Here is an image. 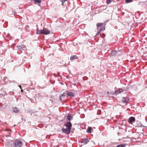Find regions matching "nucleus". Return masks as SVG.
Instances as JSON below:
<instances>
[{"instance_id": "obj_1", "label": "nucleus", "mask_w": 147, "mask_h": 147, "mask_svg": "<svg viewBox=\"0 0 147 147\" xmlns=\"http://www.w3.org/2000/svg\"><path fill=\"white\" fill-rule=\"evenodd\" d=\"M50 33V31L46 28H44L43 30H40L36 32L38 34H43L45 35L49 34Z\"/></svg>"}, {"instance_id": "obj_2", "label": "nucleus", "mask_w": 147, "mask_h": 147, "mask_svg": "<svg viewBox=\"0 0 147 147\" xmlns=\"http://www.w3.org/2000/svg\"><path fill=\"white\" fill-rule=\"evenodd\" d=\"M14 144L16 147H20L22 145V142L18 140H16L15 141Z\"/></svg>"}, {"instance_id": "obj_3", "label": "nucleus", "mask_w": 147, "mask_h": 147, "mask_svg": "<svg viewBox=\"0 0 147 147\" xmlns=\"http://www.w3.org/2000/svg\"><path fill=\"white\" fill-rule=\"evenodd\" d=\"M71 130V129L70 128L69 129L67 128L66 129L63 128L62 129V130L63 132L67 134H69L70 133Z\"/></svg>"}, {"instance_id": "obj_4", "label": "nucleus", "mask_w": 147, "mask_h": 147, "mask_svg": "<svg viewBox=\"0 0 147 147\" xmlns=\"http://www.w3.org/2000/svg\"><path fill=\"white\" fill-rule=\"evenodd\" d=\"M65 92L66 93L67 95L68 96L72 97H74L75 96L74 93L72 92L66 91H65Z\"/></svg>"}, {"instance_id": "obj_5", "label": "nucleus", "mask_w": 147, "mask_h": 147, "mask_svg": "<svg viewBox=\"0 0 147 147\" xmlns=\"http://www.w3.org/2000/svg\"><path fill=\"white\" fill-rule=\"evenodd\" d=\"M135 118L134 117H130L128 120V122L130 124H132V122H134L135 121Z\"/></svg>"}, {"instance_id": "obj_6", "label": "nucleus", "mask_w": 147, "mask_h": 147, "mask_svg": "<svg viewBox=\"0 0 147 147\" xmlns=\"http://www.w3.org/2000/svg\"><path fill=\"white\" fill-rule=\"evenodd\" d=\"M129 100L128 97H126L125 98H123L122 99V102L124 103H125L128 101Z\"/></svg>"}, {"instance_id": "obj_7", "label": "nucleus", "mask_w": 147, "mask_h": 147, "mask_svg": "<svg viewBox=\"0 0 147 147\" xmlns=\"http://www.w3.org/2000/svg\"><path fill=\"white\" fill-rule=\"evenodd\" d=\"M105 27H102L99 30H98V31L97 33L96 34V36H97L99 34L100 32L102 31H103L105 30Z\"/></svg>"}, {"instance_id": "obj_8", "label": "nucleus", "mask_w": 147, "mask_h": 147, "mask_svg": "<svg viewBox=\"0 0 147 147\" xmlns=\"http://www.w3.org/2000/svg\"><path fill=\"white\" fill-rule=\"evenodd\" d=\"M66 126L67 127V128H70V129H71V127L72 126V124L70 122H69L67 123L66 124Z\"/></svg>"}, {"instance_id": "obj_9", "label": "nucleus", "mask_w": 147, "mask_h": 147, "mask_svg": "<svg viewBox=\"0 0 147 147\" xmlns=\"http://www.w3.org/2000/svg\"><path fill=\"white\" fill-rule=\"evenodd\" d=\"M102 25H103V24L102 23H97L96 24V26H97V29L98 30H99V27H102H102H104L102 26Z\"/></svg>"}, {"instance_id": "obj_10", "label": "nucleus", "mask_w": 147, "mask_h": 147, "mask_svg": "<svg viewBox=\"0 0 147 147\" xmlns=\"http://www.w3.org/2000/svg\"><path fill=\"white\" fill-rule=\"evenodd\" d=\"M123 89H120L119 90L115 91V94H117L123 92Z\"/></svg>"}, {"instance_id": "obj_11", "label": "nucleus", "mask_w": 147, "mask_h": 147, "mask_svg": "<svg viewBox=\"0 0 147 147\" xmlns=\"http://www.w3.org/2000/svg\"><path fill=\"white\" fill-rule=\"evenodd\" d=\"M88 142V139H83L81 141L82 143H84V144H86Z\"/></svg>"}, {"instance_id": "obj_12", "label": "nucleus", "mask_w": 147, "mask_h": 147, "mask_svg": "<svg viewBox=\"0 0 147 147\" xmlns=\"http://www.w3.org/2000/svg\"><path fill=\"white\" fill-rule=\"evenodd\" d=\"M75 58L78 59V58L77 57V56L76 55H73L70 58V59L71 60H73Z\"/></svg>"}, {"instance_id": "obj_13", "label": "nucleus", "mask_w": 147, "mask_h": 147, "mask_svg": "<svg viewBox=\"0 0 147 147\" xmlns=\"http://www.w3.org/2000/svg\"><path fill=\"white\" fill-rule=\"evenodd\" d=\"M34 1L35 4H40L41 2V0H34Z\"/></svg>"}, {"instance_id": "obj_14", "label": "nucleus", "mask_w": 147, "mask_h": 147, "mask_svg": "<svg viewBox=\"0 0 147 147\" xmlns=\"http://www.w3.org/2000/svg\"><path fill=\"white\" fill-rule=\"evenodd\" d=\"M116 54V51H112L111 55L112 56H114Z\"/></svg>"}, {"instance_id": "obj_15", "label": "nucleus", "mask_w": 147, "mask_h": 147, "mask_svg": "<svg viewBox=\"0 0 147 147\" xmlns=\"http://www.w3.org/2000/svg\"><path fill=\"white\" fill-rule=\"evenodd\" d=\"M126 146V145L124 144L118 145L117 146L115 147H125Z\"/></svg>"}, {"instance_id": "obj_16", "label": "nucleus", "mask_w": 147, "mask_h": 147, "mask_svg": "<svg viewBox=\"0 0 147 147\" xmlns=\"http://www.w3.org/2000/svg\"><path fill=\"white\" fill-rule=\"evenodd\" d=\"M92 130V128L91 127H88L87 129V132L88 133H90Z\"/></svg>"}, {"instance_id": "obj_17", "label": "nucleus", "mask_w": 147, "mask_h": 147, "mask_svg": "<svg viewBox=\"0 0 147 147\" xmlns=\"http://www.w3.org/2000/svg\"><path fill=\"white\" fill-rule=\"evenodd\" d=\"M19 110L17 108H15L13 109V111L16 113H17L19 112Z\"/></svg>"}, {"instance_id": "obj_18", "label": "nucleus", "mask_w": 147, "mask_h": 147, "mask_svg": "<svg viewBox=\"0 0 147 147\" xmlns=\"http://www.w3.org/2000/svg\"><path fill=\"white\" fill-rule=\"evenodd\" d=\"M72 118V116H70V115H68L67 116V119L68 120H70Z\"/></svg>"}, {"instance_id": "obj_19", "label": "nucleus", "mask_w": 147, "mask_h": 147, "mask_svg": "<svg viewBox=\"0 0 147 147\" xmlns=\"http://www.w3.org/2000/svg\"><path fill=\"white\" fill-rule=\"evenodd\" d=\"M133 0H125V2L127 3H129L132 1Z\"/></svg>"}, {"instance_id": "obj_20", "label": "nucleus", "mask_w": 147, "mask_h": 147, "mask_svg": "<svg viewBox=\"0 0 147 147\" xmlns=\"http://www.w3.org/2000/svg\"><path fill=\"white\" fill-rule=\"evenodd\" d=\"M17 47L19 49H22V45H21L17 46Z\"/></svg>"}, {"instance_id": "obj_21", "label": "nucleus", "mask_w": 147, "mask_h": 147, "mask_svg": "<svg viewBox=\"0 0 147 147\" xmlns=\"http://www.w3.org/2000/svg\"><path fill=\"white\" fill-rule=\"evenodd\" d=\"M111 2V0H107V4H109Z\"/></svg>"}, {"instance_id": "obj_22", "label": "nucleus", "mask_w": 147, "mask_h": 147, "mask_svg": "<svg viewBox=\"0 0 147 147\" xmlns=\"http://www.w3.org/2000/svg\"><path fill=\"white\" fill-rule=\"evenodd\" d=\"M67 0H63L61 2H62V5H63V3Z\"/></svg>"}, {"instance_id": "obj_23", "label": "nucleus", "mask_w": 147, "mask_h": 147, "mask_svg": "<svg viewBox=\"0 0 147 147\" xmlns=\"http://www.w3.org/2000/svg\"><path fill=\"white\" fill-rule=\"evenodd\" d=\"M22 49L24 48L25 47V46L24 45H22Z\"/></svg>"}, {"instance_id": "obj_24", "label": "nucleus", "mask_w": 147, "mask_h": 147, "mask_svg": "<svg viewBox=\"0 0 147 147\" xmlns=\"http://www.w3.org/2000/svg\"><path fill=\"white\" fill-rule=\"evenodd\" d=\"M63 96V94H62L61 96H60V99H61V96Z\"/></svg>"}, {"instance_id": "obj_25", "label": "nucleus", "mask_w": 147, "mask_h": 147, "mask_svg": "<svg viewBox=\"0 0 147 147\" xmlns=\"http://www.w3.org/2000/svg\"><path fill=\"white\" fill-rule=\"evenodd\" d=\"M19 87L20 88L22 89L21 86H19Z\"/></svg>"}, {"instance_id": "obj_26", "label": "nucleus", "mask_w": 147, "mask_h": 147, "mask_svg": "<svg viewBox=\"0 0 147 147\" xmlns=\"http://www.w3.org/2000/svg\"><path fill=\"white\" fill-rule=\"evenodd\" d=\"M21 91L22 92H23V90H22V89H21Z\"/></svg>"}, {"instance_id": "obj_27", "label": "nucleus", "mask_w": 147, "mask_h": 147, "mask_svg": "<svg viewBox=\"0 0 147 147\" xmlns=\"http://www.w3.org/2000/svg\"><path fill=\"white\" fill-rule=\"evenodd\" d=\"M107 93H109V92H107Z\"/></svg>"}, {"instance_id": "obj_28", "label": "nucleus", "mask_w": 147, "mask_h": 147, "mask_svg": "<svg viewBox=\"0 0 147 147\" xmlns=\"http://www.w3.org/2000/svg\"><path fill=\"white\" fill-rule=\"evenodd\" d=\"M117 0V1H119V0Z\"/></svg>"}]
</instances>
